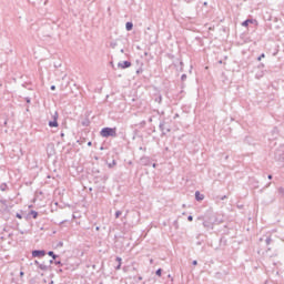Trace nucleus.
<instances>
[{"label": "nucleus", "instance_id": "obj_1", "mask_svg": "<svg viewBox=\"0 0 284 284\" xmlns=\"http://www.w3.org/2000/svg\"><path fill=\"white\" fill-rule=\"evenodd\" d=\"M100 134L103 139H108V136L116 138V128H103Z\"/></svg>", "mask_w": 284, "mask_h": 284}, {"label": "nucleus", "instance_id": "obj_2", "mask_svg": "<svg viewBox=\"0 0 284 284\" xmlns=\"http://www.w3.org/2000/svg\"><path fill=\"white\" fill-rule=\"evenodd\" d=\"M32 256L33 258H41L45 256V251H39V250L32 251Z\"/></svg>", "mask_w": 284, "mask_h": 284}, {"label": "nucleus", "instance_id": "obj_3", "mask_svg": "<svg viewBox=\"0 0 284 284\" xmlns=\"http://www.w3.org/2000/svg\"><path fill=\"white\" fill-rule=\"evenodd\" d=\"M131 67H132V62L130 61H123L118 63V68H121V70H125V68H131Z\"/></svg>", "mask_w": 284, "mask_h": 284}, {"label": "nucleus", "instance_id": "obj_4", "mask_svg": "<svg viewBox=\"0 0 284 284\" xmlns=\"http://www.w3.org/2000/svg\"><path fill=\"white\" fill-rule=\"evenodd\" d=\"M195 199H196V201H203L205 199V196L203 194H201V192L196 191Z\"/></svg>", "mask_w": 284, "mask_h": 284}, {"label": "nucleus", "instance_id": "obj_5", "mask_svg": "<svg viewBox=\"0 0 284 284\" xmlns=\"http://www.w3.org/2000/svg\"><path fill=\"white\" fill-rule=\"evenodd\" d=\"M49 128H59V122H57V120L50 121Z\"/></svg>", "mask_w": 284, "mask_h": 284}, {"label": "nucleus", "instance_id": "obj_6", "mask_svg": "<svg viewBox=\"0 0 284 284\" xmlns=\"http://www.w3.org/2000/svg\"><path fill=\"white\" fill-rule=\"evenodd\" d=\"M141 164L142 165H150V158H142L141 159Z\"/></svg>", "mask_w": 284, "mask_h": 284}, {"label": "nucleus", "instance_id": "obj_7", "mask_svg": "<svg viewBox=\"0 0 284 284\" xmlns=\"http://www.w3.org/2000/svg\"><path fill=\"white\" fill-rule=\"evenodd\" d=\"M134 28V24L132 22H126L125 29L128 32H130Z\"/></svg>", "mask_w": 284, "mask_h": 284}, {"label": "nucleus", "instance_id": "obj_8", "mask_svg": "<svg viewBox=\"0 0 284 284\" xmlns=\"http://www.w3.org/2000/svg\"><path fill=\"white\" fill-rule=\"evenodd\" d=\"M203 226L206 227L207 230H212L213 224L212 222L204 221Z\"/></svg>", "mask_w": 284, "mask_h": 284}, {"label": "nucleus", "instance_id": "obj_9", "mask_svg": "<svg viewBox=\"0 0 284 284\" xmlns=\"http://www.w3.org/2000/svg\"><path fill=\"white\" fill-rule=\"evenodd\" d=\"M39 270H42V272H45V271H48V265H45V264H39Z\"/></svg>", "mask_w": 284, "mask_h": 284}, {"label": "nucleus", "instance_id": "obj_10", "mask_svg": "<svg viewBox=\"0 0 284 284\" xmlns=\"http://www.w3.org/2000/svg\"><path fill=\"white\" fill-rule=\"evenodd\" d=\"M250 23H252V20H245L244 22H242V26L244 28H247L250 26Z\"/></svg>", "mask_w": 284, "mask_h": 284}, {"label": "nucleus", "instance_id": "obj_11", "mask_svg": "<svg viewBox=\"0 0 284 284\" xmlns=\"http://www.w3.org/2000/svg\"><path fill=\"white\" fill-rule=\"evenodd\" d=\"M48 255L51 256L53 258V261L57 260V255L54 254V252L49 251Z\"/></svg>", "mask_w": 284, "mask_h": 284}, {"label": "nucleus", "instance_id": "obj_12", "mask_svg": "<svg viewBox=\"0 0 284 284\" xmlns=\"http://www.w3.org/2000/svg\"><path fill=\"white\" fill-rule=\"evenodd\" d=\"M30 214L33 219H37L39 216V213L37 211H31Z\"/></svg>", "mask_w": 284, "mask_h": 284}, {"label": "nucleus", "instance_id": "obj_13", "mask_svg": "<svg viewBox=\"0 0 284 284\" xmlns=\"http://www.w3.org/2000/svg\"><path fill=\"white\" fill-rule=\"evenodd\" d=\"M59 119V113L58 112H54L53 114V121H57Z\"/></svg>", "mask_w": 284, "mask_h": 284}, {"label": "nucleus", "instance_id": "obj_14", "mask_svg": "<svg viewBox=\"0 0 284 284\" xmlns=\"http://www.w3.org/2000/svg\"><path fill=\"white\" fill-rule=\"evenodd\" d=\"M122 212L121 211H116L115 212V219H119V216H121Z\"/></svg>", "mask_w": 284, "mask_h": 284}, {"label": "nucleus", "instance_id": "obj_15", "mask_svg": "<svg viewBox=\"0 0 284 284\" xmlns=\"http://www.w3.org/2000/svg\"><path fill=\"white\" fill-rule=\"evenodd\" d=\"M162 272H163V271H162L161 268H159V270L155 272L156 276H161Z\"/></svg>", "mask_w": 284, "mask_h": 284}, {"label": "nucleus", "instance_id": "obj_16", "mask_svg": "<svg viewBox=\"0 0 284 284\" xmlns=\"http://www.w3.org/2000/svg\"><path fill=\"white\" fill-rule=\"evenodd\" d=\"M261 59H265V53H262V54L257 58V61H261Z\"/></svg>", "mask_w": 284, "mask_h": 284}, {"label": "nucleus", "instance_id": "obj_17", "mask_svg": "<svg viewBox=\"0 0 284 284\" xmlns=\"http://www.w3.org/2000/svg\"><path fill=\"white\" fill-rule=\"evenodd\" d=\"M278 192H280V194H283V195H284V187H280V189H278Z\"/></svg>", "mask_w": 284, "mask_h": 284}, {"label": "nucleus", "instance_id": "obj_18", "mask_svg": "<svg viewBox=\"0 0 284 284\" xmlns=\"http://www.w3.org/2000/svg\"><path fill=\"white\" fill-rule=\"evenodd\" d=\"M270 243H272V239L267 237L266 239V245H270Z\"/></svg>", "mask_w": 284, "mask_h": 284}, {"label": "nucleus", "instance_id": "obj_19", "mask_svg": "<svg viewBox=\"0 0 284 284\" xmlns=\"http://www.w3.org/2000/svg\"><path fill=\"white\" fill-rule=\"evenodd\" d=\"M115 261H118L119 265H121V262L123 261L121 257H116Z\"/></svg>", "mask_w": 284, "mask_h": 284}, {"label": "nucleus", "instance_id": "obj_20", "mask_svg": "<svg viewBox=\"0 0 284 284\" xmlns=\"http://www.w3.org/2000/svg\"><path fill=\"white\" fill-rule=\"evenodd\" d=\"M187 79L186 74H182V81H185Z\"/></svg>", "mask_w": 284, "mask_h": 284}, {"label": "nucleus", "instance_id": "obj_21", "mask_svg": "<svg viewBox=\"0 0 284 284\" xmlns=\"http://www.w3.org/2000/svg\"><path fill=\"white\" fill-rule=\"evenodd\" d=\"M187 221H194V217L192 215H189Z\"/></svg>", "mask_w": 284, "mask_h": 284}, {"label": "nucleus", "instance_id": "obj_22", "mask_svg": "<svg viewBox=\"0 0 284 284\" xmlns=\"http://www.w3.org/2000/svg\"><path fill=\"white\" fill-rule=\"evenodd\" d=\"M155 101H156L158 103H161L162 98H161V97H159L158 99H155Z\"/></svg>", "mask_w": 284, "mask_h": 284}, {"label": "nucleus", "instance_id": "obj_23", "mask_svg": "<svg viewBox=\"0 0 284 284\" xmlns=\"http://www.w3.org/2000/svg\"><path fill=\"white\" fill-rule=\"evenodd\" d=\"M34 265H37L39 267V265H41V263H39V261H34Z\"/></svg>", "mask_w": 284, "mask_h": 284}, {"label": "nucleus", "instance_id": "obj_24", "mask_svg": "<svg viewBox=\"0 0 284 284\" xmlns=\"http://www.w3.org/2000/svg\"><path fill=\"white\" fill-rule=\"evenodd\" d=\"M55 265H61V261H55Z\"/></svg>", "mask_w": 284, "mask_h": 284}, {"label": "nucleus", "instance_id": "obj_25", "mask_svg": "<svg viewBox=\"0 0 284 284\" xmlns=\"http://www.w3.org/2000/svg\"><path fill=\"white\" fill-rule=\"evenodd\" d=\"M115 270H121V264H118V266H115Z\"/></svg>", "mask_w": 284, "mask_h": 284}, {"label": "nucleus", "instance_id": "obj_26", "mask_svg": "<svg viewBox=\"0 0 284 284\" xmlns=\"http://www.w3.org/2000/svg\"><path fill=\"white\" fill-rule=\"evenodd\" d=\"M51 90H57V87L55 85H51Z\"/></svg>", "mask_w": 284, "mask_h": 284}, {"label": "nucleus", "instance_id": "obj_27", "mask_svg": "<svg viewBox=\"0 0 284 284\" xmlns=\"http://www.w3.org/2000/svg\"><path fill=\"white\" fill-rule=\"evenodd\" d=\"M163 125H164L163 123H161V124H160V129H161V130H163V129H164V126H163Z\"/></svg>", "mask_w": 284, "mask_h": 284}, {"label": "nucleus", "instance_id": "obj_28", "mask_svg": "<svg viewBox=\"0 0 284 284\" xmlns=\"http://www.w3.org/2000/svg\"><path fill=\"white\" fill-rule=\"evenodd\" d=\"M17 217H18V219H21V214L18 213V214H17Z\"/></svg>", "mask_w": 284, "mask_h": 284}, {"label": "nucleus", "instance_id": "obj_29", "mask_svg": "<svg viewBox=\"0 0 284 284\" xmlns=\"http://www.w3.org/2000/svg\"><path fill=\"white\" fill-rule=\"evenodd\" d=\"M59 245H60L61 247H63V242H60Z\"/></svg>", "mask_w": 284, "mask_h": 284}, {"label": "nucleus", "instance_id": "obj_30", "mask_svg": "<svg viewBox=\"0 0 284 284\" xmlns=\"http://www.w3.org/2000/svg\"><path fill=\"white\" fill-rule=\"evenodd\" d=\"M193 265H197V262H196V261H193Z\"/></svg>", "mask_w": 284, "mask_h": 284}, {"label": "nucleus", "instance_id": "obj_31", "mask_svg": "<svg viewBox=\"0 0 284 284\" xmlns=\"http://www.w3.org/2000/svg\"><path fill=\"white\" fill-rule=\"evenodd\" d=\"M152 166H153V168H156V163H153Z\"/></svg>", "mask_w": 284, "mask_h": 284}, {"label": "nucleus", "instance_id": "obj_32", "mask_svg": "<svg viewBox=\"0 0 284 284\" xmlns=\"http://www.w3.org/2000/svg\"><path fill=\"white\" fill-rule=\"evenodd\" d=\"M20 276H23V272H20Z\"/></svg>", "mask_w": 284, "mask_h": 284}, {"label": "nucleus", "instance_id": "obj_33", "mask_svg": "<svg viewBox=\"0 0 284 284\" xmlns=\"http://www.w3.org/2000/svg\"><path fill=\"white\" fill-rule=\"evenodd\" d=\"M88 145H92V142H89Z\"/></svg>", "mask_w": 284, "mask_h": 284}, {"label": "nucleus", "instance_id": "obj_34", "mask_svg": "<svg viewBox=\"0 0 284 284\" xmlns=\"http://www.w3.org/2000/svg\"><path fill=\"white\" fill-rule=\"evenodd\" d=\"M268 179L272 180V175H268Z\"/></svg>", "mask_w": 284, "mask_h": 284}, {"label": "nucleus", "instance_id": "obj_35", "mask_svg": "<svg viewBox=\"0 0 284 284\" xmlns=\"http://www.w3.org/2000/svg\"><path fill=\"white\" fill-rule=\"evenodd\" d=\"M121 52H122V54H123L124 50H123V49H121Z\"/></svg>", "mask_w": 284, "mask_h": 284}, {"label": "nucleus", "instance_id": "obj_36", "mask_svg": "<svg viewBox=\"0 0 284 284\" xmlns=\"http://www.w3.org/2000/svg\"><path fill=\"white\" fill-rule=\"evenodd\" d=\"M50 263H54V261H53V260H51V261H50Z\"/></svg>", "mask_w": 284, "mask_h": 284}, {"label": "nucleus", "instance_id": "obj_37", "mask_svg": "<svg viewBox=\"0 0 284 284\" xmlns=\"http://www.w3.org/2000/svg\"><path fill=\"white\" fill-rule=\"evenodd\" d=\"M139 281H142V277H139Z\"/></svg>", "mask_w": 284, "mask_h": 284}]
</instances>
